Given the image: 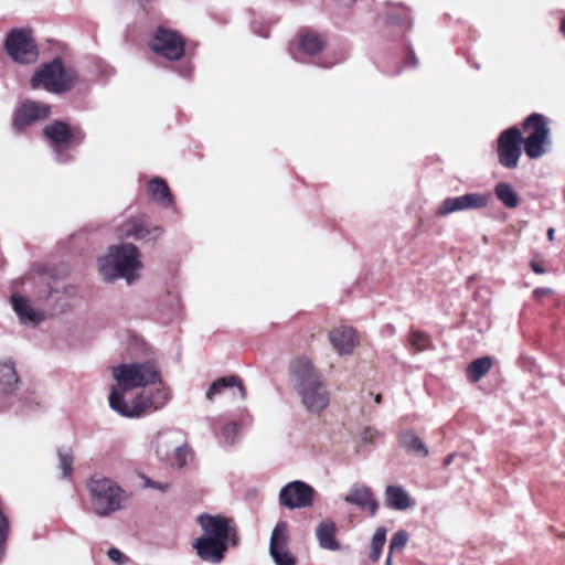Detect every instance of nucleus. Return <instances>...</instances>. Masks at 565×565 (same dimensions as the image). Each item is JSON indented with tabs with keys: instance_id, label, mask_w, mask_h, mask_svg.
<instances>
[{
	"instance_id": "22",
	"label": "nucleus",
	"mask_w": 565,
	"mask_h": 565,
	"mask_svg": "<svg viewBox=\"0 0 565 565\" xmlns=\"http://www.w3.org/2000/svg\"><path fill=\"white\" fill-rule=\"evenodd\" d=\"M319 545L324 550L338 551L339 542L335 540V524L330 520L321 521L316 530Z\"/></svg>"
},
{
	"instance_id": "27",
	"label": "nucleus",
	"mask_w": 565,
	"mask_h": 565,
	"mask_svg": "<svg viewBox=\"0 0 565 565\" xmlns=\"http://www.w3.org/2000/svg\"><path fill=\"white\" fill-rule=\"evenodd\" d=\"M492 365L493 361L489 356L479 358L472 361L466 369V376L468 381L477 383L491 370Z\"/></svg>"
},
{
	"instance_id": "21",
	"label": "nucleus",
	"mask_w": 565,
	"mask_h": 565,
	"mask_svg": "<svg viewBox=\"0 0 565 565\" xmlns=\"http://www.w3.org/2000/svg\"><path fill=\"white\" fill-rule=\"evenodd\" d=\"M344 501L367 510L371 515H374L379 508L377 501L375 500L372 491L367 487L360 484H354L350 488L344 497Z\"/></svg>"
},
{
	"instance_id": "37",
	"label": "nucleus",
	"mask_w": 565,
	"mask_h": 565,
	"mask_svg": "<svg viewBox=\"0 0 565 565\" xmlns=\"http://www.w3.org/2000/svg\"><path fill=\"white\" fill-rule=\"evenodd\" d=\"M107 555L109 559L118 564H121L125 561V555L118 548L115 547L109 548Z\"/></svg>"
},
{
	"instance_id": "19",
	"label": "nucleus",
	"mask_w": 565,
	"mask_h": 565,
	"mask_svg": "<svg viewBox=\"0 0 565 565\" xmlns=\"http://www.w3.org/2000/svg\"><path fill=\"white\" fill-rule=\"evenodd\" d=\"M329 340L334 351L340 355H348L359 344L358 333L350 327H338L329 332Z\"/></svg>"
},
{
	"instance_id": "5",
	"label": "nucleus",
	"mask_w": 565,
	"mask_h": 565,
	"mask_svg": "<svg viewBox=\"0 0 565 565\" xmlns=\"http://www.w3.org/2000/svg\"><path fill=\"white\" fill-rule=\"evenodd\" d=\"M88 500L93 512L100 516L121 510L126 501V491L113 479L95 475L86 483Z\"/></svg>"
},
{
	"instance_id": "36",
	"label": "nucleus",
	"mask_w": 565,
	"mask_h": 565,
	"mask_svg": "<svg viewBox=\"0 0 565 565\" xmlns=\"http://www.w3.org/2000/svg\"><path fill=\"white\" fill-rule=\"evenodd\" d=\"M145 487L156 489L160 492H166L170 488V483L168 482H159V481H152L149 478H145Z\"/></svg>"
},
{
	"instance_id": "9",
	"label": "nucleus",
	"mask_w": 565,
	"mask_h": 565,
	"mask_svg": "<svg viewBox=\"0 0 565 565\" xmlns=\"http://www.w3.org/2000/svg\"><path fill=\"white\" fill-rule=\"evenodd\" d=\"M43 134L47 140H50L60 162H66L68 160V156L62 151L64 148H70L72 145H79L84 139V134L78 127H70L61 120H55L46 125L43 129Z\"/></svg>"
},
{
	"instance_id": "17",
	"label": "nucleus",
	"mask_w": 565,
	"mask_h": 565,
	"mask_svg": "<svg viewBox=\"0 0 565 565\" xmlns=\"http://www.w3.org/2000/svg\"><path fill=\"white\" fill-rule=\"evenodd\" d=\"M50 116V106L46 104L26 100L21 104L14 114L12 128L20 132L26 127Z\"/></svg>"
},
{
	"instance_id": "23",
	"label": "nucleus",
	"mask_w": 565,
	"mask_h": 565,
	"mask_svg": "<svg viewBox=\"0 0 565 565\" xmlns=\"http://www.w3.org/2000/svg\"><path fill=\"white\" fill-rule=\"evenodd\" d=\"M385 503L394 510H406L412 505L408 493L399 486H388L385 490Z\"/></svg>"
},
{
	"instance_id": "6",
	"label": "nucleus",
	"mask_w": 565,
	"mask_h": 565,
	"mask_svg": "<svg viewBox=\"0 0 565 565\" xmlns=\"http://www.w3.org/2000/svg\"><path fill=\"white\" fill-rule=\"evenodd\" d=\"M77 81V73L72 67L63 65L60 58L44 64L31 78L33 88L43 87L54 94L70 90Z\"/></svg>"
},
{
	"instance_id": "42",
	"label": "nucleus",
	"mask_w": 565,
	"mask_h": 565,
	"mask_svg": "<svg viewBox=\"0 0 565 565\" xmlns=\"http://www.w3.org/2000/svg\"><path fill=\"white\" fill-rule=\"evenodd\" d=\"M454 460V455H448L445 460H444V463L445 466H449Z\"/></svg>"
},
{
	"instance_id": "34",
	"label": "nucleus",
	"mask_w": 565,
	"mask_h": 565,
	"mask_svg": "<svg viewBox=\"0 0 565 565\" xmlns=\"http://www.w3.org/2000/svg\"><path fill=\"white\" fill-rule=\"evenodd\" d=\"M407 541H408L407 532H405L403 530L396 532L391 540L390 552L393 553V551H395V550H398V551L403 550L406 546Z\"/></svg>"
},
{
	"instance_id": "7",
	"label": "nucleus",
	"mask_w": 565,
	"mask_h": 565,
	"mask_svg": "<svg viewBox=\"0 0 565 565\" xmlns=\"http://www.w3.org/2000/svg\"><path fill=\"white\" fill-rule=\"evenodd\" d=\"M548 119L541 114L533 113L523 121L525 137L521 140L524 152L530 159L545 156L552 147L551 128Z\"/></svg>"
},
{
	"instance_id": "11",
	"label": "nucleus",
	"mask_w": 565,
	"mask_h": 565,
	"mask_svg": "<svg viewBox=\"0 0 565 565\" xmlns=\"http://www.w3.org/2000/svg\"><path fill=\"white\" fill-rule=\"evenodd\" d=\"M315 490L303 481H291L284 486L279 492V503L289 509H302L312 505Z\"/></svg>"
},
{
	"instance_id": "3",
	"label": "nucleus",
	"mask_w": 565,
	"mask_h": 565,
	"mask_svg": "<svg viewBox=\"0 0 565 565\" xmlns=\"http://www.w3.org/2000/svg\"><path fill=\"white\" fill-rule=\"evenodd\" d=\"M294 387L303 407L311 414H320L330 403V392L320 372L305 358L291 364Z\"/></svg>"
},
{
	"instance_id": "4",
	"label": "nucleus",
	"mask_w": 565,
	"mask_h": 565,
	"mask_svg": "<svg viewBox=\"0 0 565 565\" xmlns=\"http://www.w3.org/2000/svg\"><path fill=\"white\" fill-rule=\"evenodd\" d=\"M143 268L141 253L131 243H120L108 248L98 259V271L107 282L125 279L128 285L138 280Z\"/></svg>"
},
{
	"instance_id": "2",
	"label": "nucleus",
	"mask_w": 565,
	"mask_h": 565,
	"mask_svg": "<svg viewBox=\"0 0 565 565\" xmlns=\"http://www.w3.org/2000/svg\"><path fill=\"white\" fill-rule=\"evenodd\" d=\"M202 535L194 540L193 548L204 562L218 564L230 546L237 545L234 521L221 514L202 513L196 518Z\"/></svg>"
},
{
	"instance_id": "43",
	"label": "nucleus",
	"mask_w": 565,
	"mask_h": 565,
	"mask_svg": "<svg viewBox=\"0 0 565 565\" xmlns=\"http://www.w3.org/2000/svg\"><path fill=\"white\" fill-rule=\"evenodd\" d=\"M559 29H561V32L565 35V17L561 21Z\"/></svg>"
},
{
	"instance_id": "46",
	"label": "nucleus",
	"mask_w": 565,
	"mask_h": 565,
	"mask_svg": "<svg viewBox=\"0 0 565 565\" xmlns=\"http://www.w3.org/2000/svg\"><path fill=\"white\" fill-rule=\"evenodd\" d=\"M414 64H417V60L415 57H412Z\"/></svg>"
},
{
	"instance_id": "12",
	"label": "nucleus",
	"mask_w": 565,
	"mask_h": 565,
	"mask_svg": "<svg viewBox=\"0 0 565 565\" xmlns=\"http://www.w3.org/2000/svg\"><path fill=\"white\" fill-rule=\"evenodd\" d=\"M490 200V193H467L447 198L438 205L436 214L444 217L455 212L482 209L488 205Z\"/></svg>"
},
{
	"instance_id": "44",
	"label": "nucleus",
	"mask_w": 565,
	"mask_h": 565,
	"mask_svg": "<svg viewBox=\"0 0 565 565\" xmlns=\"http://www.w3.org/2000/svg\"><path fill=\"white\" fill-rule=\"evenodd\" d=\"M385 565H392V553L390 552L388 556L386 557Z\"/></svg>"
},
{
	"instance_id": "18",
	"label": "nucleus",
	"mask_w": 565,
	"mask_h": 565,
	"mask_svg": "<svg viewBox=\"0 0 565 565\" xmlns=\"http://www.w3.org/2000/svg\"><path fill=\"white\" fill-rule=\"evenodd\" d=\"M11 303L20 323L25 327L35 328L45 318L44 312L34 308L31 301L23 296L12 295Z\"/></svg>"
},
{
	"instance_id": "32",
	"label": "nucleus",
	"mask_w": 565,
	"mask_h": 565,
	"mask_svg": "<svg viewBox=\"0 0 565 565\" xmlns=\"http://www.w3.org/2000/svg\"><path fill=\"white\" fill-rule=\"evenodd\" d=\"M239 429L241 427L236 422H231L224 425L221 431L224 443L227 445H235L238 440Z\"/></svg>"
},
{
	"instance_id": "8",
	"label": "nucleus",
	"mask_w": 565,
	"mask_h": 565,
	"mask_svg": "<svg viewBox=\"0 0 565 565\" xmlns=\"http://www.w3.org/2000/svg\"><path fill=\"white\" fill-rule=\"evenodd\" d=\"M156 456L171 467L181 468L185 465L189 449L182 434L175 429H161L152 438Z\"/></svg>"
},
{
	"instance_id": "35",
	"label": "nucleus",
	"mask_w": 565,
	"mask_h": 565,
	"mask_svg": "<svg viewBox=\"0 0 565 565\" xmlns=\"http://www.w3.org/2000/svg\"><path fill=\"white\" fill-rule=\"evenodd\" d=\"M380 436V433L372 427L364 428L360 434V443L364 446L372 445Z\"/></svg>"
},
{
	"instance_id": "24",
	"label": "nucleus",
	"mask_w": 565,
	"mask_h": 565,
	"mask_svg": "<svg viewBox=\"0 0 565 565\" xmlns=\"http://www.w3.org/2000/svg\"><path fill=\"white\" fill-rule=\"evenodd\" d=\"M148 194L152 201L161 206H169L172 203V196L167 182L161 178H153L148 183Z\"/></svg>"
},
{
	"instance_id": "16",
	"label": "nucleus",
	"mask_w": 565,
	"mask_h": 565,
	"mask_svg": "<svg viewBox=\"0 0 565 565\" xmlns=\"http://www.w3.org/2000/svg\"><path fill=\"white\" fill-rule=\"evenodd\" d=\"M162 233L160 226H150L145 215L132 216L118 227V236L121 238H135L139 241H154Z\"/></svg>"
},
{
	"instance_id": "40",
	"label": "nucleus",
	"mask_w": 565,
	"mask_h": 565,
	"mask_svg": "<svg viewBox=\"0 0 565 565\" xmlns=\"http://www.w3.org/2000/svg\"><path fill=\"white\" fill-rule=\"evenodd\" d=\"M554 235H555V230L553 227H550L547 230V238H548L550 242L554 241Z\"/></svg>"
},
{
	"instance_id": "14",
	"label": "nucleus",
	"mask_w": 565,
	"mask_h": 565,
	"mask_svg": "<svg viewBox=\"0 0 565 565\" xmlns=\"http://www.w3.org/2000/svg\"><path fill=\"white\" fill-rule=\"evenodd\" d=\"M151 49L168 60H178L184 53V42L171 30L159 28L150 42Z\"/></svg>"
},
{
	"instance_id": "28",
	"label": "nucleus",
	"mask_w": 565,
	"mask_h": 565,
	"mask_svg": "<svg viewBox=\"0 0 565 565\" xmlns=\"http://www.w3.org/2000/svg\"><path fill=\"white\" fill-rule=\"evenodd\" d=\"M18 384V375L12 363L0 364V386L6 394L12 393Z\"/></svg>"
},
{
	"instance_id": "15",
	"label": "nucleus",
	"mask_w": 565,
	"mask_h": 565,
	"mask_svg": "<svg viewBox=\"0 0 565 565\" xmlns=\"http://www.w3.org/2000/svg\"><path fill=\"white\" fill-rule=\"evenodd\" d=\"M522 135L519 128L504 130L499 139V159L502 166L512 169L518 166L521 157Z\"/></svg>"
},
{
	"instance_id": "29",
	"label": "nucleus",
	"mask_w": 565,
	"mask_h": 565,
	"mask_svg": "<svg viewBox=\"0 0 565 565\" xmlns=\"http://www.w3.org/2000/svg\"><path fill=\"white\" fill-rule=\"evenodd\" d=\"M497 199L509 209L516 207L520 202L516 191L509 183L504 182L497 184Z\"/></svg>"
},
{
	"instance_id": "39",
	"label": "nucleus",
	"mask_w": 565,
	"mask_h": 565,
	"mask_svg": "<svg viewBox=\"0 0 565 565\" xmlns=\"http://www.w3.org/2000/svg\"><path fill=\"white\" fill-rule=\"evenodd\" d=\"M531 267H532L533 271L536 273V274H543L544 273V268L540 264H537L535 262L531 263Z\"/></svg>"
},
{
	"instance_id": "25",
	"label": "nucleus",
	"mask_w": 565,
	"mask_h": 565,
	"mask_svg": "<svg viewBox=\"0 0 565 565\" xmlns=\"http://www.w3.org/2000/svg\"><path fill=\"white\" fill-rule=\"evenodd\" d=\"M324 44V39L313 31H305L299 35L298 47L306 54H318L322 51Z\"/></svg>"
},
{
	"instance_id": "26",
	"label": "nucleus",
	"mask_w": 565,
	"mask_h": 565,
	"mask_svg": "<svg viewBox=\"0 0 565 565\" xmlns=\"http://www.w3.org/2000/svg\"><path fill=\"white\" fill-rule=\"evenodd\" d=\"M399 443L409 454L422 457L428 456V449L423 440L413 430H404L399 434Z\"/></svg>"
},
{
	"instance_id": "45",
	"label": "nucleus",
	"mask_w": 565,
	"mask_h": 565,
	"mask_svg": "<svg viewBox=\"0 0 565 565\" xmlns=\"http://www.w3.org/2000/svg\"><path fill=\"white\" fill-rule=\"evenodd\" d=\"M375 402H376V403H380V402H381V395H376V396H375Z\"/></svg>"
},
{
	"instance_id": "1",
	"label": "nucleus",
	"mask_w": 565,
	"mask_h": 565,
	"mask_svg": "<svg viewBox=\"0 0 565 565\" xmlns=\"http://www.w3.org/2000/svg\"><path fill=\"white\" fill-rule=\"evenodd\" d=\"M115 384L109 406L125 417H138L162 408L171 398L170 390L160 380L151 362L122 363L111 369Z\"/></svg>"
},
{
	"instance_id": "33",
	"label": "nucleus",
	"mask_w": 565,
	"mask_h": 565,
	"mask_svg": "<svg viewBox=\"0 0 565 565\" xmlns=\"http://www.w3.org/2000/svg\"><path fill=\"white\" fill-rule=\"evenodd\" d=\"M60 469L63 477H70L72 473L73 457L68 451H58Z\"/></svg>"
},
{
	"instance_id": "41",
	"label": "nucleus",
	"mask_w": 565,
	"mask_h": 565,
	"mask_svg": "<svg viewBox=\"0 0 565 565\" xmlns=\"http://www.w3.org/2000/svg\"><path fill=\"white\" fill-rule=\"evenodd\" d=\"M337 2L341 3L342 6H351L353 4L356 0H335Z\"/></svg>"
},
{
	"instance_id": "13",
	"label": "nucleus",
	"mask_w": 565,
	"mask_h": 565,
	"mask_svg": "<svg viewBox=\"0 0 565 565\" xmlns=\"http://www.w3.org/2000/svg\"><path fill=\"white\" fill-rule=\"evenodd\" d=\"M288 544V524L285 521H280L271 531L269 542V554L276 565H296V558L290 553Z\"/></svg>"
},
{
	"instance_id": "30",
	"label": "nucleus",
	"mask_w": 565,
	"mask_h": 565,
	"mask_svg": "<svg viewBox=\"0 0 565 565\" xmlns=\"http://www.w3.org/2000/svg\"><path fill=\"white\" fill-rule=\"evenodd\" d=\"M386 534H387V530L383 526H380L375 530L374 535L372 537L371 552H370V558L372 562L379 561V558L381 556L382 548L386 542Z\"/></svg>"
},
{
	"instance_id": "10",
	"label": "nucleus",
	"mask_w": 565,
	"mask_h": 565,
	"mask_svg": "<svg viewBox=\"0 0 565 565\" xmlns=\"http://www.w3.org/2000/svg\"><path fill=\"white\" fill-rule=\"evenodd\" d=\"M6 51L17 63L31 64L39 57L38 46L25 29L12 30L6 39Z\"/></svg>"
},
{
	"instance_id": "38",
	"label": "nucleus",
	"mask_w": 565,
	"mask_h": 565,
	"mask_svg": "<svg viewBox=\"0 0 565 565\" xmlns=\"http://www.w3.org/2000/svg\"><path fill=\"white\" fill-rule=\"evenodd\" d=\"M550 294H552V289L550 288H536L533 290V295L535 298H541Z\"/></svg>"
},
{
	"instance_id": "20",
	"label": "nucleus",
	"mask_w": 565,
	"mask_h": 565,
	"mask_svg": "<svg viewBox=\"0 0 565 565\" xmlns=\"http://www.w3.org/2000/svg\"><path fill=\"white\" fill-rule=\"evenodd\" d=\"M225 391H230L233 398H238L242 401L245 398L246 395L245 388L239 377L231 375L220 377L216 381H214L206 392V398L210 402H213L215 397L222 395Z\"/></svg>"
},
{
	"instance_id": "31",
	"label": "nucleus",
	"mask_w": 565,
	"mask_h": 565,
	"mask_svg": "<svg viewBox=\"0 0 565 565\" xmlns=\"http://www.w3.org/2000/svg\"><path fill=\"white\" fill-rule=\"evenodd\" d=\"M408 344L414 353L425 351L429 348V338L419 331H412L408 335Z\"/></svg>"
}]
</instances>
